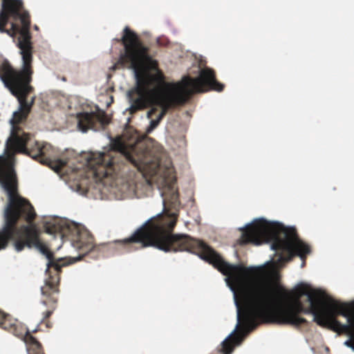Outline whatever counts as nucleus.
Masks as SVG:
<instances>
[{"mask_svg": "<svg viewBox=\"0 0 354 354\" xmlns=\"http://www.w3.org/2000/svg\"><path fill=\"white\" fill-rule=\"evenodd\" d=\"M177 222V215L165 214V252L187 251L197 254L218 269L223 275L234 292L237 308L236 330L217 348L216 354H230L244 335L253 330L259 324L291 325L299 327L307 324L301 313L313 314V321L322 327L327 326L333 315L341 307L342 302L328 298L322 301L319 292L309 294L308 308L301 301L283 304L272 308V302L277 292H284L280 284L263 280H247L249 274L257 269L247 268L241 264L232 265L225 261L212 248L203 241L194 239L184 234H172Z\"/></svg>", "mask_w": 354, "mask_h": 354, "instance_id": "obj_1", "label": "nucleus"}, {"mask_svg": "<svg viewBox=\"0 0 354 354\" xmlns=\"http://www.w3.org/2000/svg\"><path fill=\"white\" fill-rule=\"evenodd\" d=\"M30 17L24 10L21 0H2L0 11V32L11 37L19 35L17 46L22 57V66L19 70L15 68L8 60L0 64V78L5 86L17 98L19 109L13 113L10 120L11 135L7 142L9 150L13 153H23L43 165H49L50 160L46 151L50 147L37 141L31 142V135L24 132L19 124L25 121L35 103V96L28 102L27 97L33 92L30 85L32 80V66L33 46L30 31Z\"/></svg>", "mask_w": 354, "mask_h": 354, "instance_id": "obj_2", "label": "nucleus"}, {"mask_svg": "<svg viewBox=\"0 0 354 354\" xmlns=\"http://www.w3.org/2000/svg\"><path fill=\"white\" fill-rule=\"evenodd\" d=\"M1 183L8 192L9 203L5 211V225L0 232V249L4 248L8 241H12L16 251L21 252L25 248L35 247L48 259L46 270L48 278L41 288L43 307L41 310L43 317L32 331L36 333L40 330L39 326L42 324H45L47 328L52 327V323L48 319L57 308V297L55 295L59 292L62 268L68 263H64L61 259H55L53 253L40 241L39 232L35 225L17 226L21 216H24L27 222L31 223L35 218L36 214L30 203L18 195L17 178L12 167H9L5 171Z\"/></svg>", "mask_w": 354, "mask_h": 354, "instance_id": "obj_3", "label": "nucleus"}, {"mask_svg": "<svg viewBox=\"0 0 354 354\" xmlns=\"http://www.w3.org/2000/svg\"><path fill=\"white\" fill-rule=\"evenodd\" d=\"M120 41L124 51L120 53L112 69L115 71L120 66L132 69L135 73L136 86L127 93L130 103L129 111L130 114H134L149 106L153 107L151 98L154 91L162 88L167 83L163 73L158 68V62L149 55V48L129 27L124 28Z\"/></svg>", "mask_w": 354, "mask_h": 354, "instance_id": "obj_4", "label": "nucleus"}, {"mask_svg": "<svg viewBox=\"0 0 354 354\" xmlns=\"http://www.w3.org/2000/svg\"><path fill=\"white\" fill-rule=\"evenodd\" d=\"M149 151L145 142L137 135L124 134L111 140L110 149L104 152L91 153L87 165L98 180L110 178H125L131 176L130 167L141 170L147 165Z\"/></svg>", "mask_w": 354, "mask_h": 354, "instance_id": "obj_5", "label": "nucleus"}, {"mask_svg": "<svg viewBox=\"0 0 354 354\" xmlns=\"http://www.w3.org/2000/svg\"><path fill=\"white\" fill-rule=\"evenodd\" d=\"M239 240L241 245L252 243L259 245L271 243V249L278 256V264L281 265L299 256L306 264V255L310 253V248L304 243L294 227H286L277 223L268 222L263 218L254 221L242 230Z\"/></svg>", "mask_w": 354, "mask_h": 354, "instance_id": "obj_6", "label": "nucleus"}, {"mask_svg": "<svg viewBox=\"0 0 354 354\" xmlns=\"http://www.w3.org/2000/svg\"><path fill=\"white\" fill-rule=\"evenodd\" d=\"M223 88L224 84L216 80L214 71L209 68L202 69L198 77L187 76L179 82L165 84L162 88L154 91L151 98L153 107L147 112V117L151 118L158 108L160 112L156 120H151L147 132L156 129L170 110L185 104L194 93L209 90L222 91Z\"/></svg>", "mask_w": 354, "mask_h": 354, "instance_id": "obj_7", "label": "nucleus"}, {"mask_svg": "<svg viewBox=\"0 0 354 354\" xmlns=\"http://www.w3.org/2000/svg\"><path fill=\"white\" fill-rule=\"evenodd\" d=\"M44 229L46 233L54 235L55 238L59 237L64 241H69L71 245L79 251L80 257L74 259L72 263L87 255L96 258L99 254L100 247L94 243L93 236L88 230L81 229L73 223H70L63 220H53L46 222Z\"/></svg>", "mask_w": 354, "mask_h": 354, "instance_id": "obj_8", "label": "nucleus"}, {"mask_svg": "<svg viewBox=\"0 0 354 354\" xmlns=\"http://www.w3.org/2000/svg\"><path fill=\"white\" fill-rule=\"evenodd\" d=\"M325 328L348 335L350 339L344 344L354 349V301L350 304L342 303Z\"/></svg>", "mask_w": 354, "mask_h": 354, "instance_id": "obj_9", "label": "nucleus"}, {"mask_svg": "<svg viewBox=\"0 0 354 354\" xmlns=\"http://www.w3.org/2000/svg\"><path fill=\"white\" fill-rule=\"evenodd\" d=\"M0 327L21 338L28 345L29 354H44L41 344L30 334L28 328L23 323L1 310H0Z\"/></svg>", "mask_w": 354, "mask_h": 354, "instance_id": "obj_10", "label": "nucleus"}, {"mask_svg": "<svg viewBox=\"0 0 354 354\" xmlns=\"http://www.w3.org/2000/svg\"><path fill=\"white\" fill-rule=\"evenodd\" d=\"M78 129L82 132L89 129L97 131L109 124L110 119L104 111L82 112L77 115Z\"/></svg>", "mask_w": 354, "mask_h": 354, "instance_id": "obj_11", "label": "nucleus"}, {"mask_svg": "<svg viewBox=\"0 0 354 354\" xmlns=\"http://www.w3.org/2000/svg\"><path fill=\"white\" fill-rule=\"evenodd\" d=\"M284 292H277L274 299L272 302V308H275L277 305L283 304H295L301 301V298L304 295L311 294L308 292V287L304 284H301L292 290H288L283 288Z\"/></svg>", "mask_w": 354, "mask_h": 354, "instance_id": "obj_12", "label": "nucleus"}, {"mask_svg": "<svg viewBox=\"0 0 354 354\" xmlns=\"http://www.w3.org/2000/svg\"><path fill=\"white\" fill-rule=\"evenodd\" d=\"M67 165V160L59 159L56 162V168L57 169H62Z\"/></svg>", "mask_w": 354, "mask_h": 354, "instance_id": "obj_13", "label": "nucleus"}, {"mask_svg": "<svg viewBox=\"0 0 354 354\" xmlns=\"http://www.w3.org/2000/svg\"><path fill=\"white\" fill-rule=\"evenodd\" d=\"M34 29L36 30H39V27L37 25H35L34 26Z\"/></svg>", "mask_w": 354, "mask_h": 354, "instance_id": "obj_14", "label": "nucleus"}]
</instances>
